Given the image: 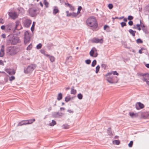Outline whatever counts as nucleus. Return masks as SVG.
Segmentation results:
<instances>
[{
  "instance_id": "nucleus-22",
  "label": "nucleus",
  "mask_w": 149,
  "mask_h": 149,
  "mask_svg": "<svg viewBox=\"0 0 149 149\" xmlns=\"http://www.w3.org/2000/svg\"><path fill=\"white\" fill-rule=\"evenodd\" d=\"M141 116L144 118H147L148 117H149V113L148 112H146V113H142L141 114Z\"/></svg>"
},
{
  "instance_id": "nucleus-25",
  "label": "nucleus",
  "mask_w": 149,
  "mask_h": 149,
  "mask_svg": "<svg viewBox=\"0 0 149 149\" xmlns=\"http://www.w3.org/2000/svg\"><path fill=\"white\" fill-rule=\"evenodd\" d=\"M107 133L109 135L112 136L113 135L110 128H108L107 130Z\"/></svg>"
},
{
  "instance_id": "nucleus-57",
  "label": "nucleus",
  "mask_w": 149,
  "mask_h": 149,
  "mask_svg": "<svg viewBox=\"0 0 149 149\" xmlns=\"http://www.w3.org/2000/svg\"><path fill=\"white\" fill-rule=\"evenodd\" d=\"M97 55H98V54L97 53H95V52H94L93 57H97Z\"/></svg>"
},
{
  "instance_id": "nucleus-46",
  "label": "nucleus",
  "mask_w": 149,
  "mask_h": 149,
  "mask_svg": "<svg viewBox=\"0 0 149 149\" xmlns=\"http://www.w3.org/2000/svg\"><path fill=\"white\" fill-rule=\"evenodd\" d=\"M133 141H131L128 144V146L130 147H131L133 145Z\"/></svg>"
},
{
  "instance_id": "nucleus-60",
  "label": "nucleus",
  "mask_w": 149,
  "mask_h": 149,
  "mask_svg": "<svg viewBox=\"0 0 149 149\" xmlns=\"http://www.w3.org/2000/svg\"><path fill=\"white\" fill-rule=\"evenodd\" d=\"M108 27V26L107 25H105L104 27V30H105Z\"/></svg>"
},
{
  "instance_id": "nucleus-58",
  "label": "nucleus",
  "mask_w": 149,
  "mask_h": 149,
  "mask_svg": "<svg viewBox=\"0 0 149 149\" xmlns=\"http://www.w3.org/2000/svg\"><path fill=\"white\" fill-rule=\"evenodd\" d=\"M102 66L103 68L105 69L106 68V65L105 64H103L102 65Z\"/></svg>"
},
{
  "instance_id": "nucleus-12",
  "label": "nucleus",
  "mask_w": 149,
  "mask_h": 149,
  "mask_svg": "<svg viewBox=\"0 0 149 149\" xmlns=\"http://www.w3.org/2000/svg\"><path fill=\"white\" fill-rule=\"evenodd\" d=\"M22 29L21 25L20 24V22L19 21H17L16 22V25L15 26V30H19Z\"/></svg>"
},
{
  "instance_id": "nucleus-37",
  "label": "nucleus",
  "mask_w": 149,
  "mask_h": 149,
  "mask_svg": "<svg viewBox=\"0 0 149 149\" xmlns=\"http://www.w3.org/2000/svg\"><path fill=\"white\" fill-rule=\"evenodd\" d=\"M100 68V66L99 65H97L96 67V71H95V72L96 73H97L99 70Z\"/></svg>"
},
{
  "instance_id": "nucleus-24",
  "label": "nucleus",
  "mask_w": 149,
  "mask_h": 149,
  "mask_svg": "<svg viewBox=\"0 0 149 149\" xmlns=\"http://www.w3.org/2000/svg\"><path fill=\"white\" fill-rule=\"evenodd\" d=\"M129 31L133 36H135V33L136 32V31H134L131 29H130L129 30Z\"/></svg>"
},
{
  "instance_id": "nucleus-42",
  "label": "nucleus",
  "mask_w": 149,
  "mask_h": 149,
  "mask_svg": "<svg viewBox=\"0 0 149 149\" xmlns=\"http://www.w3.org/2000/svg\"><path fill=\"white\" fill-rule=\"evenodd\" d=\"M140 25L139 24H137L136 25V29H138L139 31H140L141 30V28L140 27Z\"/></svg>"
},
{
  "instance_id": "nucleus-64",
  "label": "nucleus",
  "mask_w": 149,
  "mask_h": 149,
  "mask_svg": "<svg viewBox=\"0 0 149 149\" xmlns=\"http://www.w3.org/2000/svg\"><path fill=\"white\" fill-rule=\"evenodd\" d=\"M146 66L148 68H149V64H147L146 65Z\"/></svg>"
},
{
  "instance_id": "nucleus-33",
  "label": "nucleus",
  "mask_w": 149,
  "mask_h": 149,
  "mask_svg": "<svg viewBox=\"0 0 149 149\" xmlns=\"http://www.w3.org/2000/svg\"><path fill=\"white\" fill-rule=\"evenodd\" d=\"M77 97L79 100H81L82 99L83 95L81 93H79L77 95Z\"/></svg>"
},
{
  "instance_id": "nucleus-41",
  "label": "nucleus",
  "mask_w": 149,
  "mask_h": 149,
  "mask_svg": "<svg viewBox=\"0 0 149 149\" xmlns=\"http://www.w3.org/2000/svg\"><path fill=\"white\" fill-rule=\"evenodd\" d=\"M42 45L41 43H39L36 46V48L37 49H40L42 47Z\"/></svg>"
},
{
  "instance_id": "nucleus-8",
  "label": "nucleus",
  "mask_w": 149,
  "mask_h": 149,
  "mask_svg": "<svg viewBox=\"0 0 149 149\" xmlns=\"http://www.w3.org/2000/svg\"><path fill=\"white\" fill-rule=\"evenodd\" d=\"M9 16L12 19H15L17 18L18 16V14L15 12L12 11L9 13Z\"/></svg>"
},
{
  "instance_id": "nucleus-43",
  "label": "nucleus",
  "mask_w": 149,
  "mask_h": 149,
  "mask_svg": "<svg viewBox=\"0 0 149 149\" xmlns=\"http://www.w3.org/2000/svg\"><path fill=\"white\" fill-rule=\"evenodd\" d=\"M85 63L87 64H89L91 63V61L90 59H88L85 61Z\"/></svg>"
},
{
  "instance_id": "nucleus-31",
  "label": "nucleus",
  "mask_w": 149,
  "mask_h": 149,
  "mask_svg": "<svg viewBox=\"0 0 149 149\" xmlns=\"http://www.w3.org/2000/svg\"><path fill=\"white\" fill-rule=\"evenodd\" d=\"M43 3L46 8L48 7L49 3L46 0H44Z\"/></svg>"
},
{
  "instance_id": "nucleus-10",
  "label": "nucleus",
  "mask_w": 149,
  "mask_h": 149,
  "mask_svg": "<svg viewBox=\"0 0 149 149\" xmlns=\"http://www.w3.org/2000/svg\"><path fill=\"white\" fill-rule=\"evenodd\" d=\"M91 42H93L102 43L103 42V40L102 39H99L97 38H94L92 39Z\"/></svg>"
},
{
  "instance_id": "nucleus-49",
  "label": "nucleus",
  "mask_w": 149,
  "mask_h": 149,
  "mask_svg": "<svg viewBox=\"0 0 149 149\" xmlns=\"http://www.w3.org/2000/svg\"><path fill=\"white\" fill-rule=\"evenodd\" d=\"M69 7L70 8L71 10L73 11L74 10L75 8L74 7L71 5Z\"/></svg>"
},
{
  "instance_id": "nucleus-14",
  "label": "nucleus",
  "mask_w": 149,
  "mask_h": 149,
  "mask_svg": "<svg viewBox=\"0 0 149 149\" xmlns=\"http://www.w3.org/2000/svg\"><path fill=\"white\" fill-rule=\"evenodd\" d=\"M6 71L10 75H13L15 73V71L13 69H6Z\"/></svg>"
},
{
  "instance_id": "nucleus-44",
  "label": "nucleus",
  "mask_w": 149,
  "mask_h": 149,
  "mask_svg": "<svg viewBox=\"0 0 149 149\" xmlns=\"http://www.w3.org/2000/svg\"><path fill=\"white\" fill-rule=\"evenodd\" d=\"M9 80L10 81L14 80L15 79V77L14 76H12L9 77Z\"/></svg>"
},
{
  "instance_id": "nucleus-21",
  "label": "nucleus",
  "mask_w": 149,
  "mask_h": 149,
  "mask_svg": "<svg viewBox=\"0 0 149 149\" xmlns=\"http://www.w3.org/2000/svg\"><path fill=\"white\" fill-rule=\"evenodd\" d=\"M58 12V8L56 6L54 7V8L53 10V13L54 15H56L57 13Z\"/></svg>"
},
{
  "instance_id": "nucleus-16",
  "label": "nucleus",
  "mask_w": 149,
  "mask_h": 149,
  "mask_svg": "<svg viewBox=\"0 0 149 149\" xmlns=\"http://www.w3.org/2000/svg\"><path fill=\"white\" fill-rule=\"evenodd\" d=\"M142 79L143 81H145L147 80H149V74L148 73L144 74L143 78Z\"/></svg>"
},
{
  "instance_id": "nucleus-56",
  "label": "nucleus",
  "mask_w": 149,
  "mask_h": 149,
  "mask_svg": "<svg viewBox=\"0 0 149 149\" xmlns=\"http://www.w3.org/2000/svg\"><path fill=\"white\" fill-rule=\"evenodd\" d=\"M1 29L4 30L5 29V26L4 25H2L1 26Z\"/></svg>"
},
{
  "instance_id": "nucleus-1",
  "label": "nucleus",
  "mask_w": 149,
  "mask_h": 149,
  "mask_svg": "<svg viewBox=\"0 0 149 149\" xmlns=\"http://www.w3.org/2000/svg\"><path fill=\"white\" fill-rule=\"evenodd\" d=\"M87 25L91 27L93 29H96L98 26L97 20L95 17L91 16L88 18L86 20Z\"/></svg>"
},
{
  "instance_id": "nucleus-36",
  "label": "nucleus",
  "mask_w": 149,
  "mask_h": 149,
  "mask_svg": "<svg viewBox=\"0 0 149 149\" xmlns=\"http://www.w3.org/2000/svg\"><path fill=\"white\" fill-rule=\"evenodd\" d=\"M35 24V22H33V24H32L31 27V30L32 32H33V31L34 30V28Z\"/></svg>"
},
{
  "instance_id": "nucleus-23",
  "label": "nucleus",
  "mask_w": 149,
  "mask_h": 149,
  "mask_svg": "<svg viewBox=\"0 0 149 149\" xmlns=\"http://www.w3.org/2000/svg\"><path fill=\"white\" fill-rule=\"evenodd\" d=\"M76 90L74 89V87H72L71 88V93L72 94L75 95L76 93Z\"/></svg>"
},
{
  "instance_id": "nucleus-52",
  "label": "nucleus",
  "mask_w": 149,
  "mask_h": 149,
  "mask_svg": "<svg viewBox=\"0 0 149 149\" xmlns=\"http://www.w3.org/2000/svg\"><path fill=\"white\" fill-rule=\"evenodd\" d=\"M133 17H132V16H128V19L129 20H132V19H133Z\"/></svg>"
},
{
  "instance_id": "nucleus-4",
  "label": "nucleus",
  "mask_w": 149,
  "mask_h": 149,
  "mask_svg": "<svg viewBox=\"0 0 149 149\" xmlns=\"http://www.w3.org/2000/svg\"><path fill=\"white\" fill-rule=\"evenodd\" d=\"M11 45H15L20 42V40L18 37L13 36L9 37L8 40Z\"/></svg>"
},
{
  "instance_id": "nucleus-30",
  "label": "nucleus",
  "mask_w": 149,
  "mask_h": 149,
  "mask_svg": "<svg viewBox=\"0 0 149 149\" xmlns=\"http://www.w3.org/2000/svg\"><path fill=\"white\" fill-rule=\"evenodd\" d=\"M56 122L54 120H52V121L51 123H50L49 124V125L53 126L56 124Z\"/></svg>"
},
{
  "instance_id": "nucleus-48",
  "label": "nucleus",
  "mask_w": 149,
  "mask_h": 149,
  "mask_svg": "<svg viewBox=\"0 0 149 149\" xmlns=\"http://www.w3.org/2000/svg\"><path fill=\"white\" fill-rule=\"evenodd\" d=\"M136 42L137 43H142L143 42L140 39H138L136 40Z\"/></svg>"
},
{
  "instance_id": "nucleus-13",
  "label": "nucleus",
  "mask_w": 149,
  "mask_h": 149,
  "mask_svg": "<svg viewBox=\"0 0 149 149\" xmlns=\"http://www.w3.org/2000/svg\"><path fill=\"white\" fill-rule=\"evenodd\" d=\"M35 119H32L22 121V122L23 123V124L26 125L32 124L33 122L35 121Z\"/></svg>"
},
{
  "instance_id": "nucleus-32",
  "label": "nucleus",
  "mask_w": 149,
  "mask_h": 149,
  "mask_svg": "<svg viewBox=\"0 0 149 149\" xmlns=\"http://www.w3.org/2000/svg\"><path fill=\"white\" fill-rule=\"evenodd\" d=\"M71 98L70 96L66 97L65 98V101L66 102H68L71 100Z\"/></svg>"
},
{
  "instance_id": "nucleus-19",
  "label": "nucleus",
  "mask_w": 149,
  "mask_h": 149,
  "mask_svg": "<svg viewBox=\"0 0 149 149\" xmlns=\"http://www.w3.org/2000/svg\"><path fill=\"white\" fill-rule=\"evenodd\" d=\"M138 105L140 109H142L143 108L144 106V104L140 102H138L136 104V107L137 109H139L137 107V105Z\"/></svg>"
},
{
  "instance_id": "nucleus-3",
  "label": "nucleus",
  "mask_w": 149,
  "mask_h": 149,
  "mask_svg": "<svg viewBox=\"0 0 149 149\" xmlns=\"http://www.w3.org/2000/svg\"><path fill=\"white\" fill-rule=\"evenodd\" d=\"M112 73L109 72L106 75L107 81L110 84H113L117 82L115 80V79L116 78V77L112 75Z\"/></svg>"
},
{
  "instance_id": "nucleus-7",
  "label": "nucleus",
  "mask_w": 149,
  "mask_h": 149,
  "mask_svg": "<svg viewBox=\"0 0 149 149\" xmlns=\"http://www.w3.org/2000/svg\"><path fill=\"white\" fill-rule=\"evenodd\" d=\"M37 10L34 8H30L29 10V12L32 17H34L37 15Z\"/></svg>"
},
{
  "instance_id": "nucleus-17",
  "label": "nucleus",
  "mask_w": 149,
  "mask_h": 149,
  "mask_svg": "<svg viewBox=\"0 0 149 149\" xmlns=\"http://www.w3.org/2000/svg\"><path fill=\"white\" fill-rule=\"evenodd\" d=\"M4 54V46L2 45L0 52V57H3Z\"/></svg>"
},
{
  "instance_id": "nucleus-61",
  "label": "nucleus",
  "mask_w": 149,
  "mask_h": 149,
  "mask_svg": "<svg viewBox=\"0 0 149 149\" xmlns=\"http://www.w3.org/2000/svg\"><path fill=\"white\" fill-rule=\"evenodd\" d=\"M143 48H141V49H140L139 50V53L140 54H142V50H143Z\"/></svg>"
},
{
  "instance_id": "nucleus-35",
  "label": "nucleus",
  "mask_w": 149,
  "mask_h": 149,
  "mask_svg": "<svg viewBox=\"0 0 149 149\" xmlns=\"http://www.w3.org/2000/svg\"><path fill=\"white\" fill-rule=\"evenodd\" d=\"M40 51L42 54H44L46 57H47L48 56V54H46L45 51L44 50H41Z\"/></svg>"
},
{
  "instance_id": "nucleus-55",
  "label": "nucleus",
  "mask_w": 149,
  "mask_h": 149,
  "mask_svg": "<svg viewBox=\"0 0 149 149\" xmlns=\"http://www.w3.org/2000/svg\"><path fill=\"white\" fill-rule=\"evenodd\" d=\"M23 123L22 122V121H21V122L19 123L17 125L18 126H21L22 125H24L23 124Z\"/></svg>"
},
{
  "instance_id": "nucleus-9",
  "label": "nucleus",
  "mask_w": 149,
  "mask_h": 149,
  "mask_svg": "<svg viewBox=\"0 0 149 149\" xmlns=\"http://www.w3.org/2000/svg\"><path fill=\"white\" fill-rule=\"evenodd\" d=\"M31 23V21L29 19H26L24 21V25L25 27H28Z\"/></svg>"
},
{
  "instance_id": "nucleus-63",
  "label": "nucleus",
  "mask_w": 149,
  "mask_h": 149,
  "mask_svg": "<svg viewBox=\"0 0 149 149\" xmlns=\"http://www.w3.org/2000/svg\"><path fill=\"white\" fill-rule=\"evenodd\" d=\"M144 75V74L142 73H140L139 74V76H142L143 77Z\"/></svg>"
},
{
  "instance_id": "nucleus-54",
  "label": "nucleus",
  "mask_w": 149,
  "mask_h": 149,
  "mask_svg": "<svg viewBox=\"0 0 149 149\" xmlns=\"http://www.w3.org/2000/svg\"><path fill=\"white\" fill-rule=\"evenodd\" d=\"M128 24L130 26H132L133 24V22L132 21H130L128 22Z\"/></svg>"
},
{
  "instance_id": "nucleus-38",
  "label": "nucleus",
  "mask_w": 149,
  "mask_h": 149,
  "mask_svg": "<svg viewBox=\"0 0 149 149\" xmlns=\"http://www.w3.org/2000/svg\"><path fill=\"white\" fill-rule=\"evenodd\" d=\"M82 9V7L81 6H79L78 8V11L77 13L76 14H77V15L80 13V11Z\"/></svg>"
},
{
  "instance_id": "nucleus-62",
  "label": "nucleus",
  "mask_w": 149,
  "mask_h": 149,
  "mask_svg": "<svg viewBox=\"0 0 149 149\" xmlns=\"http://www.w3.org/2000/svg\"><path fill=\"white\" fill-rule=\"evenodd\" d=\"M0 65H3V63L2 60H0Z\"/></svg>"
},
{
  "instance_id": "nucleus-39",
  "label": "nucleus",
  "mask_w": 149,
  "mask_h": 149,
  "mask_svg": "<svg viewBox=\"0 0 149 149\" xmlns=\"http://www.w3.org/2000/svg\"><path fill=\"white\" fill-rule=\"evenodd\" d=\"M140 26L141 27H142V30L143 31H144V29L143 28L145 27V25L143 23H141V20H140Z\"/></svg>"
},
{
  "instance_id": "nucleus-5",
  "label": "nucleus",
  "mask_w": 149,
  "mask_h": 149,
  "mask_svg": "<svg viewBox=\"0 0 149 149\" xmlns=\"http://www.w3.org/2000/svg\"><path fill=\"white\" fill-rule=\"evenodd\" d=\"M36 68V65L35 64H31L27 68L25 69L24 72L26 73L31 72H32Z\"/></svg>"
},
{
  "instance_id": "nucleus-50",
  "label": "nucleus",
  "mask_w": 149,
  "mask_h": 149,
  "mask_svg": "<svg viewBox=\"0 0 149 149\" xmlns=\"http://www.w3.org/2000/svg\"><path fill=\"white\" fill-rule=\"evenodd\" d=\"M111 72L112 73V74H113L114 75H118V74L116 71H113Z\"/></svg>"
},
{
  "instance_id": "nucleus-53",
  "label": "nucleus",
  "mask_w": 149,
  "mask_h": 149,
  "mask_svg": "<svg viewBox=\"0 0 149 149\" xmlns=\"http://www.w3.org/2000/svg\"><path fill=\"white\" fill-rule=\"evenodd\" d=\"M4 23L3 20L2 18H0V24H3Z\"/></svg>"
},
{
  "instance_id": "nucleus-27",
  "label": "nucleus",
  "mask_w": 149,
  "mask_h": 149,
  "mask_svg": "<svg viewBox=\"0 0 149 149\" xmlns=\"http://www.w3.org/2000/svg\"><path fill=\"white\" fill-rule=\"evenodd\" d=\"M47 57H48L49 58L50 61L52 62H53L54 61L55 58L54 56H50L49 55H48V56Z\"/></svg>"
},
{
  "instance_id": "nucleus-11",
  "label": "nucleus",
  "mask_w": 149,
  "mask_h": 149,
  "mask_svg": "<svg viewBox=\"0 0 149 149\" xmlns=\"http://www.w3.org/2000/svg\"><path fill=\"white\" fill-rule=\"evenodd\" d=\"M67 14L66 16L68 17H75L77 16V14L74 12L69 13V11H66Z\"/></svg>"
},
{
  "instance_id": "nucleus-40",
  "label": "nucleus",
  "mask_w": 149,
  "mask_h": 149,
  "mask_svg": "<svg viewBox=\"0 0 149 149\" xmlns=\"http://www.w3.org/2000/svg\"><path fill=\"white\" fill-rule=\"evenodd\" d=\"M32 45L31 44H30L28 46L26 49L28 50H29L32 48Z\"/></svg>"
},
{
  "instance_id": "nucleus-18",
  "label": "nucleus",
  "mask_w": 149,
  "mask_h": 149,
  "mask_svg": "<svg viewBox=\"0 0 149 149\" xmlns=\"http://www.w3.org/2000/svg\"><path fill=\"white\" fill-rule=\"evenodd\" d=\"M129 115L132 118L137 117L139 116L138 113H134L132 112H130L129 113Z\"/></svg>"
},
{
  "instance_id": "nucleus-59",
  "label": "nucleus",
  "mask_w": 149,
  "mask_h": 149,
  "mask_svg": "<svg viewBox=\"0 0 149 149\" xmlns=\"http://www.w3.org/2000/svg\"><path fill=\"white\" fill-rule=\"evenodd\" d=\"M1 36L3 38H5L6 37V35L4 34H2Z\"/></svg>"
},
{
  "instance_id": "nucleus-2",
  "label": "nucleus",
  "mask_w": 149,
  "mask_h": 149,
  "mask_svg": "<svg viewBox=\"0 0 149 149\" xmlns=\"http://www.w3.org/2000/svg\"><path fill=\"white\" fill-rule=\"evenodd\" d=\"M17 48L15 46H10L6 49V52L8 55L12 56L16 54L18 52Z\"/></svg>"
},
{
  "instance_id": "nucleus-6",
  "label": "nucleus",
  "mask_w": 149,
  "mask_h": 149,
  "mask_svg": "<svg viewBox=\"0 0 149 149\" xmlns=\"http://www.w3.org/2000/svg\"><path fill=\"white\" fill-rule=\"evenodd\" d=\"M31 35L28 31H26L24 33V43L26 44L30 40Z\"/></svg>"
},
{
  "instance_id": "nucleus-15",
  "label": "nucleus",
  "mask_w": 149,
  "mask_h": 149,
  "mask_svg": "<svg viewBox=\"0 0 149 149\" xmlns=\"http://www.w3.org/2000/svg\"><path fill=\"white\" fill-rule=\"evenodd\" d=\"M63 115V113L59 112L54 113L53 114V116L55 118H58L62 117Z\"/></svg>"
},
{
  "instance_id": "nucleus-34",
  "label": "nucleus",
  "mask_w": 149,
  "mask_h": 149,
  "mask_svg": "<svg viewBox=\"0 0 149 149\" xmlns=\"http://www.w3.org/2000/svg\"><path fill=\"white\" fill-rule=\"evenodd\" d=\"M97 63L96 61L95 60H94L92 62V64H91V66L92 67H94L95 65H96Z\"/></svg>"
},
{
  "instance_id": "nucleus-26",
  "label": "nucleus",
  "mask_w": 149,
  "mask_h": 149,
  "mask_svg": "<svg viewBox=\"0 0 149 149\" xmlns=\"http://www.w3.org/2000/svg\"><path fill=\"white\" fill-rule=\"evenodd\" d=\"M93 49H94L95 50H96V49L95 48H93V49H92L90 52V55L91 56L93 57L94 56V54L95 52L94 50H93Z\"/></svg>"
},
{
  "instance_id": "nucleus-29",
  "label": "nucleus",
  "mask_w": 149,
  "mask_h": 149,
  "mask_svg": "<svg viewBox=\"0 0 149 149\" xmlns=\"http://www.w3.org/2000/svg\"><path fill=\"white\" fill-rule=\"evenodd\" d=\"M120 143V142L119 140H115L113 141V144L116 145H119Z\"/></svg>"
},
{
  "instance_id": "nucleus-45",
  "label": "nucleus",
  "mask_w": 149,
  "mask_h": 149,
  "mask_svg": "<svg viewBox=\"0 0 149 149\" xmlns=\"http://www.w3.org/2000/svg\"><path fill=\"white\" fill-rule=\"evenodd\" d=\"M120 24L121 25V26L122 27H123L124 26H125L126 25V23L124 22H122L120 23Z\"/></svg>"
},
{
  "instance_id": "nucleus-28",
  "label": "nucleus",
  "mask_w": 149,
  "mask_h": 149,
  "mask_svg": "<svg viewBox=\"0 0 149 149\" xmlns=\"http://www.w3.org/2000/svg\"><path fill=\"white\" fill-rule=\"evenodd\" d=\"M62 94L61 93H60L58 94L57 97V99L58 100H60L62 99Z\"/></svg>"
},
{
  "instance_id": "nucleus-51",
  "label": "nucleus",
  "mask_w": 149,
  "mask_h": 149,
  "mask_svg": "<svg viewBox=\"0 0 149 149\" xmlns=\"http://www.w3.org/2000/svg\"><path fill=\"white\" fill-rule=\"evenodd\" d=\"M145 10H146V11L149 12V5L146 6L145 8Z\"/></svg>"
},
{
  "instance_id": "nucleus-47",
  "label": "nucleus",
  "mask_w": 149,
  "mask_h": 149,
  "mask_svg": "<svg viewBox=\"0 0 149 149\" xmlns=\"http://www.w3.org/2000/svg\"><path fill=\"white\" fill-rule=\"evenodd\" d=\"M108 6L109 7V8L110 9H112L113 7V6L112 4H109Z\"/></svg>"
},
{
  "instance_id": "nucleus-20",
  "label": "nucleus",
  "mask_w": 149,
  "mask_h": 149,
  "mask_svg": "<svg viewBox=\"0 0 149 149\" xmlns=\"http://www.w3.org/2000/svg\"><path fill=\"white\" fill-rule=\"evenodd\" d=\"M62 127L63 129H67L69 128L70 126L68 124L66 123L64 124L62 126Z\"/></svg>"
}]
</instances>
